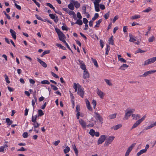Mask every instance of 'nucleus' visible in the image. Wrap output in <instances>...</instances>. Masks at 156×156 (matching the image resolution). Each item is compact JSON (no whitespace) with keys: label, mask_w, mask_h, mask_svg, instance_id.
<instances>
[{"label":"nucleus","mask_w":156,"mask_h":156,"mask_svg":"<svg viewBox=\"0 0 156 156\" xmlns=\"http://www.w3.org/2000/svg\"><path fill=\"white\" fill-rule=\"evenodd\" d=\"M35 16L37 19L40 20L42 21H44L43 19L38 15H35Z\"/></svg>","instance_id":"obj_59"},{"label":"nucleus","mask_w":156,"mask_h":156,"mask_svg":"<svg viewBox=\"0 0 156 156\" xmlns=\"http://www.w3.org/2000/svg\"><path fill=\"white\" fill-rule=\"evenodd\" d=\"M122 126V125L121 124H119L113 126L112 127H111V129H113L115 130H116L120 128Z\"/></svg>","instance_id":"obj_19"},{"label":"nucleus","mask_w":156,"mask_h":156,"mask_svg":"<svg viewBox=\"0 0 156 156\" xmlns=\"http://www.w3.org/2000/svg\"><path fill=\"white\" fill-rule=\"evenodd\" d=\"M80 67L84 71L87 70L86 69V66L85 64L80 65Z\"/></svg>","instance_id":"obj_50"},{"label":"nucleus","mask_w":156,"mask_h":156,"mask_svg":"<svg viewBox=\"0 0 156 156\" xmlns=\"http://www.w3.org/2000/svg\"><path fill=\"white\" fill-rule=\"evenodd\" d=\"M95 133L94 130L93 129H91L90 130L89 133L92 136H94V133Z\"/></svg>","instance_id":"obj_35"},{"label":"nucleus","mask_w":156,"mask_h":156,"mask_svg":"<svg viewBox=\"0 0 156 156\" xmlns=\"http://www.w3.org/2000/svg\"><path fill=\"white\" fill-rule=\"evenodd\" d=\"M94 5L95 9L96 12H98L100 11L99 8V4H94Z\"/></svg>","instance_id":"obj_24"},{"label":"nucleus","mask_w":156,"mask_h":156,"mask_svg":"<svg viewBox=\"0 0 156 156\" xmlns=\"http://www.w3.org/2000/svg\"><path fill=\"white\" fill-rule=\"evenodd\" d=\"M70 149L69 147L67 146L66 148L64 150V152L65 154L67 153L70 151Z\"/></svg>","instance_id":"obj_39"},{"label":"nucleus","mask_w":156,"mask_h":156,"mask_svg":"<svg viewBox=\"0 0 156 156\" xmlns=\"http://www.w3.org/2000/svg\"><path fill=\"white\" fill-rule=\"evenodd\" d=\"M28 134L27 132H25L23 133V136L24 138H26L28 137Z\"/></svg>","instance_id":"obj_55"},{"label":"nucleus","mask_w":156,"mask_h":156,"mask_svg":"<svg viewBox=\"0 0 156 156\" xmlns=\"http://www.w3.org/2000/svg\"><path fill=\"white\" fill-rule=\"evenodd\" d=\"M41 83L43 84H49L50 83L48 80H44L41 81Z\"/></svg>","instance_id":"obj_40"},{"label":"nucleus","mask_w":156,"mask_h":156,"mask_svg":"<svg viewBox=\"0 0 156 156\" xmlns=\"http://www.w3.org/2000/svg\"><path fill=\"white\" fill-rule=\"evenodd\" d=\"M129 67V66L126 64H123L119 68V69H122V70H124L125 69L124 68H127Z\"/></svg>","instance_id":"obj_28"},{"label":"nucleus","mask_w":156,"mask_h":156,"mask_svg":"<svg viewBox=\"0 0 156 156\" xmlns=\"http://www.w3.org/2000/svg\"><path fill=\"white\" fill-rule=\"evenodd\" d=\"M110 49V46L109 45L107 44L106 45V48L105 54V55H108V54Z\"/></svg>","instance_id":"obj_32"},{"label":"nucleus","mask_w":156,"mask_h":156,"mask_svg":"<svg viewBox=\"0 0 156 156\" xmlns=\"http://www.w3.org/2000/svg\"><path fill=\"white\" fill-rule=\"evenodd\" d=\"M115 138V137L113 136H109L106 139V140L104 144V146L107 147L109 144H111Z\"/></svg>","instance_id":"obj_2"},{"label":"nucleus","mask_w":156,"mask_h":156,"mask_svg":"<svg viewBox=\"0 0 156 156\" xmlns=\"http://www.w3.org/2000/svg\"><path fill=\"white\" fill-rule=\"evenodd\" d=\"M156 61V57L149 58L145 61L144 64V66H147L149 64L152 63Z\"/></svg>","instance_id":"obj_5"},{"label":"nucleus","mask_w":156,"mask_h":156,"mask_svg":"<svg viewBox=\"0 0 156 156\" xmlns=\"http://www.w3.org/2000/svg\"><path fill=\"white\" fill-rule=\"evenodd\" d=\"M51 73L53 77H54L56 78H59L58 76L57 75H56L55 73H54L52 72H51Z\"/></svg>","instance_id":"obj_54"},{"label":"nucleus","mask_w":156,"mask_h":156,"mask_svg":"<svg viewBox=\"0 0 156 156\" xmlns=\"http://www.w3.org/2000/svg\"><path fill=\"white\" fill-rule=\"evenodd\" d=\"M9 31L13 39L14 40H16V32L13 30L12 29H10Z\"/></svg>","instance_id":"obj_14"},{"label":"nucleus","mask_w":156,"mask_h":156,"mask_svg":"<svg viewBox=\"0 0 156 156\" xmlns=\"http://www.w3.org/2000/svg\"><path fill=\"white\" fill-rule=\"evenodd\" d=\"M135 111V110L133 109H132L129 110H128V109L126 111V114L125 116L123 118L124 120H126L128 119L129 117L131 115V114L133 113Z\"/></svg>","instance_id":"obj_1"},{"label":"nucleus","mask_w":156,"mask_h":156,"mask_svg":"<svg viewBox=\"0 0 156 156\" xmlns=\"http://www.w3.org/2000/svg\"><path fill=\"white\" fill-rule=\"evenodd\" d=\"M69 15L72 16L73 18L75 20H76L77 19L76 14L75 13L72 11H69Z\"/></svg>","instance_id":"obj_21"},{"label":"nucleus","mask_w":156,"mask_h":156,"mask_svg":"<svg viewBox=\"0 0 156 156\" xmlns=\"http://www.w3.org/2000/svg\"><path fill=\"white\" fill-rule=\"evenodd\" d=\"M140 17L141 16L140 15H135L133 16H132L130 19L132 20H133L140 18Z\"/></svg>","instance_id":"obj_27"},{"label":"nucleus","mask_w":156,"mask_h":156,"mask_svg":"<svg viewBox=\"0 0 156 156\" xmlns=\"http://www.w3.org/2000/svg\"><path fill=\"white\" fill-rule=\"evenodd\" d=\"M44 113H43L41 109H39L38 110V114L37 115V117H38L40 116H41L43 115Z\"/></svg>","instance_id":"obj_30"},{"label":"nucleus","mask_w":156,"mask_h":156,"mask_svg":"<svg viewBox=\"0 0 156 156\" xmlns=\"http://www.w3.org/2000/svg\"><path fill=\"white\" fill-rule=\"evenodd\" d=\"M77 18L79 19H81L82 18V16L81 15L80 13V12H77Z\"/></svg>","instance_id":"obj_63"},{"label":"nucleus","mask_w":156,"mask_h":156,"mask_svg":"<svg viewBox=\"0 0 156 156\" xmlns=\"http://www.w3.org/2000/svg\"><path fill=\"white\" fill-rule=\"evenodd\" d=\"M27 151V149H25L23 147H22L20 149H18V151Z\"/></svg>","instance_id":"obj_51"},{"label":"nucleus","mask_w":156,"mask_h":156,"mask_svg":"<svg viewBox=\"0 0 156 156\" xmlns=\"http://www.w3.org/2000/svg\"><path fill=\"white\" fill-rule=\"evenodd\" d=\"M49 16L51 19L54 20V21L55 23H57L58 21V16H56L55 17V15L50 13L49 14Z\"/></svg>","instance_id":"obj_11"},{"label":"nucleus","mask_w":156,"mask_h":156,"mask_svg":"<svg viewBox=\"0 0 156 156\" xmlns=\"http://www.w3.org/2000/svg\"><path fill=\"white\" fill-rule=\"evenodd\" d=\"M77 84L78 86L77 94L81 98H83L84 93L83 89V88H82L81 85L79 83H77Z\"/></svg>","instance_id":"obj_3"},{"label":"nucleus","mask_w":156,"mask_h":156,"mask_svg":"<svg viewBox=\"0 0 156 156\" xmlns=\"http://www.w3.org/2000/svg\"><path fill=\"white\" fill-rule=\"evenodd\" d=\"M116 113H114L113 114L110 115L108 116V118L110 119H114L116 118Z\"/></svg>","instance_id":"obj_26"},{"label":"nucleus","mask_w":156,"mask_h":156,"mask_svg":"<svg viewBox=\"0 0 156 156\" xmlns=\"http://www.w3.org/2000/svg\"><path fill=\"white\" fill-rule=\"evenodd\" d=\"M156 126V121L154 123L151 124L149 126L146 127L145 128V129L146 130H148L150 128H151L153 127H154Z\"/></svg>","instance_id":"obj_22"},{"label":"nucleus","mask_w":156,"mask_h":156,"mask_svg":"<svg viewBox=\"0 0 156 156\" xmlns=\"http://www.w3.org/2000/svg\"><path fill=\"white\" fill-rule=\"evenodd\" d=\"M92 61L94 65L96 67H98V66L96 60L95 59L92 58Z\"/></svg>","instance_id":"obj_43"},{"label":"nucleus","mask_w":156,"mask_h":156,"mask_svg":"<svg viewBox=\"0 0 156 156\" xmlns=\"http://www.w3.org/2000/svg\"><path fill=\"white\" fill-rule=\"evenodd\" d=\"M63 42L64 43H65V45L67 47V48H68L69 50L71 51V52L73 53V52L72 51V50L70 48V47H69V45L68 44L66 43V41L65 40V42L64 41H63Z\"/></svg>","instance_id":"obj_44"},{"label":"nucleus","mask_w":156,"mask_h":156,"mask_svg":"<svg viewBox=\"0 0 156 156\" xmlns=\"http://www.w3.org/2000/svg\"><path fill=\"white\" fill-rule=\"evenodd\" d=\"M80 110V106L79 105H77L76 108V112L78 113L79 112V111Z\"/></svg>","instance_id":"obj_64"},{"label":"nucleus","mask_w":156,"mask_h":156,"mask_svg":"<svg viewBox=\"0 0 156 156\" xmlns=\"http://www.w3.org/2000/svg\"><path fill=\"white\" fill-rule=\"evenodd\" d=\"M6 122L7 123V125L9 126L13 122V121L11 120L9 118H7L6 119Z\"/></svg>","instance_id":"obj_25"},{"label":"nucleus","mask_w":156,"mask_h":156,"mask_svg":"<svg viewBox=\"0 0 156 156\" xmlns=\"http://www.w3.org/2000/svg\"><path fill=\"white\" fill-rule=\"evenodd\" d=\"M55 30L56 33H57L58 35L59 34H61V33H62V31H61L58 28H55Z\"/></svg>","instance_id":"obj_48"},{"label":"nucleus","mask_w":156,"mask_h":156,"mask_svg":"<svg viewBox=\"0 0 156 156\" xmlns=\"http://www.w3.org/2000/svg\"><path fill=\"white\" fill-rule=\"evenodd\" d=\"M156 72V70H151L148 71H147L144 73L140 76L141 77H146L147 75L153 73H154Z\"/></svg>","instance_id":"obj_8"},{"label":"nucleus","mask_w":156,"mask_h":156,"mask_svg":"<svg viewBox=\"0 0 156 156\" xmlns=\"http://www.w3.org/2000/svg\"><path fill=\"white\" fill-rule=\"evenodd\" d=\"M102 19H100L98 20L96 22V24L99 26L100 23L102 22Z\"/></svg>","instance_id":"obj_61"},{"label":"nucleus","mask_w":156,"mask_h":156,"mask_svg":"<svg viewBox=\"0 0 156 156\" xmlns=\"http://www.w3.org/2000/svg\"><path fill=\"white\" fill-rule=\"evenodd\" d=\"M110 13L109 12H108L106 14H105L104 15V17L106 19H108Z\"/></svg>","instance_id":"obj_52"},{"label":"nucleus","mask_w":156,"mask_h":156,"mask_svg":"<svg viewBox=\"0 0 156 156\" xmlns=\"http://www.w3.org/2000/svg\"><path fill=\"white\" fill-rule=\"evenodd\" d=\"M50 53L49 50H46L44 51L41 55V57H43L44 55L46 54H49Z\"/></svg>","instance_id":"obj_37"},{"label":"nucleus","mask_w":156,"mask_h":156,"mask_svg":"<svg viewBox=\"0 0 156 156\" xmlns=\"http://www.w3.org/2000/svg\"><path fill=\"white\" fill-rule=\"evenodd\" d=\"M83 23L85 24H87L88 23V20L86 18H83Z\"/></svg>","instance_id":"obj_62"},{"label":"nucleus","mask_w":156,"mask_h":156,"mask_svg":"<svg viewBox=\"0 0 156 156\" xmlns=\"http://www.w3.org/2000/svg\"><path fill=\"white\" fill-rule=\"evenodd\" d=\"M96 101L95 100H93L92 101V105L93 106V107L94 108H95L96 105Z\"/></svg>","instance_id":"obj_49"},{"label":"nucleus","mask_w":156,"mask_h":156,"mask_svg":"<svg viewBox=\"0 0 156 156\" xmlns=\"http://www.w3.org/2000/svg\"><path fill=\"white\" fill-rule=\"evenodd\" d=\"M94 117L97 120H98L99 122H101L103 120V118L100 116V114L96 112H94Z\"/></svg>","instance_id":"obj_7"},{"label":"nucleus","mask_w":156,"mask_h":156,"mask_svg":"<svg viewBox=\"0 0 156 156\" xmlns=\"http://www.w3.org/2000/svg\"><path fill=\"white\" fill-rule=\"evenodd\" d=\"M99 17V15L98 13H95L94 16L92 18L93 21L95 20Z\"/></svg>","instance_id":"obj_42"},{"label":"nucleus","mask_w":156,"mask_h":156,"mask_svg":"<svg viewBox=\"0 0 156 156\" xmlns=\"http://www.w3.org/2000/svg\"><path fill=\"white\" fill-rule=\"evenodd\" d=\"M80 124L82 126L83 128H85L86 127V123L82 119H80L79 120Z\"/></svg>","instance_id":"obj_17"},{"label":"nucleus","mask_w":156,"mask_h":156,"mask_svg":"<svg viewBox=\"0 0 156 156\" xmlns=\"http://www.w3.org/2000/svg\"><path fill=\"white\" fill-rule=\"evenodd\" d=\"M146 117L145 115L143 116L141 119L138 120L133 126L132 129L134 128L137 127L144 120Z\"/></svg>","instance_id":"obj_4"},{"label":"nucleus","mask_w":156,"mask_h":156,"mask_svg":"<svg viewBox=\"0 0 156 156\" xmlns=\"http://www.w3.org/2000/svg\"><path fill=\"white\" fill-rule=\"evenodd\" d=\"M58 36L59 40L62 41V42L63 41L65 42V39L66 38V37L63 32H62L60 34H59Z\"/></svg>","instance_id":"obj_9"},{"label":"nucleus","mask_w":156,"mask_h":156,"mask_svg":"<svg viewBox=\"0 0 156 156\" xmlns=\"http://www.w3.org/2000/svg\"><path fill=\"white\" fill-rule=\"evenodd\" d=\"M37 119V115H36L35 116H34L32 115L31 118V121L33 122H36V120Z\"/></svg>","instance_id":"obj_31"},{"label":"nucleus","mask_w":156,"mask_h":156,"mask_svg":"<svg viewBox=\"0 0 156 156\" xmlns=\"http://www.w3.org/2000/svg\"><path fill=\"white\" fill-rule=\"evenodd\" d=\"M70 2H73V4L74 5L76 8L78 9L80 7V4L78 1L73 0H70Z\"/></svg>","instance_id":"obj_10"},{"label":"nucleus","mask_w":156,"mask_h":156,"mask_svg":"<svg viewBox=\"0 0 156 156\" xmlns=\"http://www.w3.org/2000/svg\"><path fill=\"white\" fill-rule=\"evenodd\" d=\"M15 6L16 8L19 10H21V6L17 4L16 3H15Z\"/></svg>","instance_id":"obj_57"},{"label":"nucleus","mask_w":156,"mask_h":156,"mask_svg":"<svg viewBox=\"0 0 156 156\" xmlns=\"http://www.w3.org/2000/svg\"><path fill=\"white\" fill-rule=\"evenodd\" d=\"M89 73L87 70L83 71V77L84 79H86L89 78Z\"/></svg>","instance_id":"obj_15"},{"label":"nucleus","mask_w":156,"mask_h":156,"mask_svg":"<svg viewBox=\"0 0 156 156\" xmlns=\"http://www.w3.org/2000/svg\"><path fill=\"white\" fill-rule=\"evenodd\" d=\"M132 117H133V120H137L140 118V115L139 114L135 115L133 114L132 115Z\"/></svg>","instance_id":"obj_23"},{"label":"nucleus","mask_w":156,"mask_h":156,"mask_svg":"<svg viewBox=\"0 0 156 156\" xmlns=\"http://www.w3.org/2000/svg\"><path fill=\"white\" fill-rule=\"evenodd\" d=\"M37 61L41 64L44 67L46 68L47 66V64L44 61H42L40 59L37 58Z\"/></svg>","instance_id":"obj_12"},{"label":"nucleus","mask_w":156,"mask_h":156,"mask_svg":"<svg viewBox=\"0 0 156 156\" xmlns=\"http://www.w3.org/2000/svg\"><path fill=\"white\" fill-rule=\"evenodd\" d=\"M104 80L106 82V83L109 86H112V84L109 80L106 79H104Z\"/></svg>","instance_id":"obj_36"},{"label":"nucleus","mask_w":156,"mask_h":156,"mask_svg":"<svg viewBox=\"0 0 156 156\" xmlns=\"http://www.w3.org/2000/svg\"><path fill=\"white\" fill-rule=\"evenodd\" d=\"M154 39L155 37L153 36L148 39V41L149 42H152L154 41Z\"/></svg>","instance_id":"obj_46"},{"label":"nucleus","mask_w":156,"mask_h":156,"mask_svg":"<svg viewBox=\"0 0 156 156\" xmlns=\"http://www.w3.org/2000/svg\"><path fill=\"white\" fill-rule=\"evenodd\" d=\"M152 10L151 7H148L147 9L144 10L143 12H148Z\"/></svg>","instance_id":"obj_53"},{"label":"nucleus","mask_w":156,"mask_h":156,"mask_svg":"<svg viewBox=\"0 0 156 156\" xmlns=\"http://www.w3.org/2000/svg\"><path fill=\"white\" fill-rule=\"evenodd\" d=\"M68 7L72 10H73L74 9L73 4L72 3H71L68 5Z\"/></svg>","instance_id":"obj_29"},{"label":"nucleus","mask_w":156,"mask_h":156,"mask_svg":"<svg viewBox=\"0 0 156 156\" xmlns=\"http://www.w3.org/2000/svg\"><path fill=\"white\" fill-rule=\"evenodd\" d=\"M106 137L107 136L105 135L101 136L98 141L97 144L99 145L102 144L105 140Z\"/></svg>","instance_id":"obj_6"},{"label":"nucleus","mask_w":156,"mask_h":156,"mask_svg":"<svg viewBox=\"0 0 156 156\" xmlns=\"http://www.w3.org/2000/svg\"><path fill=\"white\" fill-rule=\"evenodd\" d=\"M86 102L87 109L90 111H92V109L90 106V103L89 101L86 99Z\"/></svg>","instance_id":"obj_18"},{"label":"nucleus","mask_w":156,"mask_h":156,"mask_svg":"<svg viewBox=\"0 0 156 156\" xmlns=\"http://www.w3.org/2000/svg\"><path fill=\"white\" fill-rule=\"evenodd\" d=\"M51 87L52 88L53 90H56L58 89V88L52 84H50Z\"/></svg>","instance_id":"obj_47"},{"label":"nucleus","mask_w":156,"mask_h":156,"mask_svg":"<svg viewBox=\"0 0 156 156\" xmlns=\"http://www.w3.org/2000/svg\"><path fill=\"white\" fill-rule=\"evenodd\" d=\"M73 150L75 152L76 155V156H78V151L76 148H74Z\"/></svg>","instance_id":"obj_58"},{"label":"nucleus","mask_w":156,"mask_h":156,"mask_svg":"<svg viewBox=\"0 0 156 156\" xmlns=\"http://www.w3.org/2000/svg\"><path fill=\"white\" fill-rule=\"evenodd\" d=\"M60 142V141L59 140H58L56 141H55L53 143V144L55 146H57L58 144Z\"/></svg>","instance_id":"obj_60"},{"label":"nucleus","mask_w":156,"mask_h":156,"mask_svg":"<svg viewBox=\"0 0 156 156\" xmlns=\"http://www.w3.org/2000/svg\"><path fill=\"white\" fill-rule=\"evenodd\" d=\"M46 5L49 7L51 9H52L53 10H54L55 8L50 3H46Z\"/></svg>","instance_id":"obj_45"},{"label":"nucleus","mask_w":156,"mask_h":156,"mask_svg":"<svg viewBox=\"0 0 156 156\" xmlns=\"http://www.w3.org/2000/svg\"><path fill=\"white\" fill-rule=\"evenodd\" d=\"M136 144V143H133L128 148L126 152L129 154L130 152L133 149V147H135Z\"/></svg>","instance_id":"obj_13"},{"label":"nucleus","mask_w":156,"mask_h":156,"mask_svg":"<svg viewBox=\"0 0 156 156\" xmlns=\"http://www.w3.org/2000/svg\"><path fill=\"white\" fill-rule=\"evenodd\" d=\"M130 38L129 41L130 42H133L136 41V38L135 37H133L132 34H129Z\"/></svg>","instance_id":"obj_16"},{"label":"nucleus","mask_w":156,"mask_h":156,"mask_svg":"<svg viewBox=\"0 0 156 156\" xmlns=\"http://www.w3.org/2000/svg\"><path fill=\"white\" fill-rule=\"evenodd\" d=\"M146 152V151L144 149H142L137 153V155L138 156H140L143 153H145Z\"/></svg>","instance_id":"obj_33"},{"label":"nucleus","mask_w":156,"mask_h":156,"mask_svg":"<svg viewBox=\"0 0 156 156\" xmlns=\"http://www.w3.org/2000/svg\"><path fill=\"white\" fill-rule=\"evenodd\" d=\"M32 125L34 126V128H36L38 127L40 125V124L36 121V122H33Z\"/></svg>","instance_id":"obj_38"},{"label":"nucleus","mask_w":156,"mask_h":156,"mask_svg":"<svg viewBox=\"0 0 156 156\" xmlns=\"http://www.w3.org/2000/svg\"><path fill=\"white\" fill-rule=\"evenodd\" d=\"M4 77H5L6 82L8 83H9L10 82V81L9 80L8 76L6 74H5L4 75Z\"/></svg>","instance_id":"obj_41"},{"label":"nucleus","mask_w":156,"mask_h":156,"mask_svg":"<svg viewBox=\"0 0 156 156\" xmlns=\"http://www.w3.org/2000/svg\"><path fill=\"white\" fill-rule=\"evenodd\" d=\"M76 24H77L79 25H81L83 24V22L80 19L77 20L75 22Z\"/></svg>","instance_id":"obj_34"},{"label":"nucleus","mask_w":156,"mask_h":156,"mask_svg":"<svg viewBox=\"0 0 156 156\" xmlns=\"http://www.w3.org/2000/svg\"><path fill=\"white\" fill-rule=\"evenodd\" d=\"M97 93L101 98H103L104 94L103 93L102 91L98 89Z\"/></svg>","instance_id":"obj_20"},{"label":"nucleus","mask_w":156,"mask_h":156,"mask_svg":"<svg viewBox=\"0 0 156 156\" xmlns=\"http://www.w3.org/2000/svg\"><path fill=\"white\" fill-rule=\"evenodd\" d=\"M145 52V51L142 50L140 48H138L137 50V53H143Z\"/></svg>","instance_id":"obj_56"}]
</instances>
